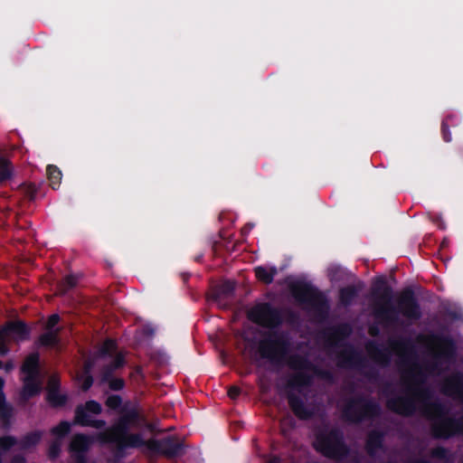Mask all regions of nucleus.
<instances>
[{
	"instance_id": "1",
	"label": "nucleus",
	"mask_w": 463,
	"mask_h": 463,
	"mask_svg": "<svg viewBox=\"0 0 463 463\" xmlns=\"http://www.w3.org/2000/svg\"><path fill=\"white\" fill-rule=\"evenodd\" d=\"M391 350L405 364L402 366V395L390 398L387 406L390 410L402 415H409L419 410L430 419H438L443 413V408L432 402L430 392L422 387L427 372L434 373L436 368H426L424 371L408 359L409 345L404 341H394L391 344Z\"/></svg>"
},
{
	"instance_id": "2",
	"label": "nucleus",
	"mask_w": 463,
	"mask_h": 463,
	"mask_svg": "<svg viewBox=\"0 0 463 463\" xmlns=\"http://www.w3.org/2000/svg\"><path fill=\"white\" fill-rule=\"evenodd\" d=\"M289 347L290 343L284 335H270L260 341L258 352L261 358L269 360L273 364H287L289 368L297 371L287 383L288 399L294 414L304 420L309 418L312 412L295 395V392H301L303 387L309 385L311 377L317 373V370L306 357L290 354Z\"/></svg>"
},
{
	"instance_id": "3",
	"label": "nucleus",
	"mask_w": 463,
	"mask_h": 463,
	"mask_svg": "<svg viewBox=\"0 0 463 463\" xmlns=\"http://www.w3.org/2000/svg\"><path fill=\"white\" fill-rule=\"evenodd\" d=\"M145 422V418L137 409L126 411L118 420L110 428L99 432L98 439L102 442L115 443L119 449L128 448H140L145 443L141 433H132L130 427H137L139 423Z\"/></svg>"
},
{
	"instance_id": "4",
	"label": "nucleus",
	"mask_w": 463,
	"mask_h": 463,
	"mask_svg": "<svg viewBox=\"0 0 463 463\" xmlns=\"http://www.w3.org/2000/svg\"><path fill=\"white\" fill-rule=\"evenodd\" d=\"M39 355L31 354L26 357L22 366L24 386L20 393L21 400L24 402L31 397L38 394L42 388L38 369Z\"/></svg>"
},
{
	"instance_id": "5",
	"label": "nucleus",
	"mask_w": 463,
	"mask_h": 463,
	"mask_svg": "<svg viewBox=\"0 0 463 463\" xmlns=\"http://www.w3.org/2000/svg\"><path fill=\"white\" fill-rule=\"evenodd\" d=\"M418 341L430 352L435 367L448 366L453 353V346L449 341L434 335H420Z\"/></svg>"
},
{
	"instance_id": "6",
	"label": "nucleus",
	"mask_w": 463,
	"mask_h": 463,
	"mask_svg": "<svg viewBox=\"0 0 463 463\" xmlns=\"http://www.w3.org/2000/svg\"><path fill=\"white\" fill-rule=\"evenodd\" d=\"M383 288H376L374 291L375 299L373 302V315L375 318L384 324L398 322V315L391 307V290L385 287L383 279L378 281Z\"/></svg>"
},
{
	"instance_id": "7",
	"label": "nucleus",
	"mask_w": 463,
	"mask_h": 463,
	"mask_svg": "<svg viewBox=\"0 0 463 463\" xmlns=\"http://www.w3.org/2000/svg\"><path fill=\"white\" fill-rule=\"evenodd\" d=\"M29 335L30 328L24 322L21 320L7 322L3 328H0V354L5 355L8 353V343L25 340Z\"/></svg>"
},
{
	"instance_id": "8",
	"label": "nucleus",
	"mask_w": 463,
	"mask_h": 463,
	"mask_svg": "<svg viewBox=\"0 0 463 463\" xmlns=\"http://www.w3.org/2000/svg\"><path fill=\"white\" fill-rule=\"evenodd\" d=\"M315 446L317 450L328 458H339L346 454L342 437L336 430L317 436Z\"/></svg>"
},
{
	"instance_id": "9",
	"label": "nucleus",
	"mask_w": 463,
	"mask_h": 463,
	"mask_svg": "<svg viewBox=\"0 0 463 463\" xmlns=\"http://www.w3.org/2000/svg\"><path fill=\"white\" fill-rule=\"evenodd\" d=\"M102 411L101 405L95 401H89L84 405L77 406L75 410L74 423L89 426L94 429H102L106 425L103 420H94L91 414L99 415Z\"/></svg>"
},
{
	"instance_id": "10",
	"label": "nucleus",
	"mask_w": 463,
	"mask_h": 463,
	"mask_svg": "<svg viewBox=\"0 0 463 463\" xmlns=\"http://www.w3.org/2000/svg\"><path fill=\"white\" fill-rule=\"evenodd\" d=\"M378 411L379 407L375 403L364 399L350 400L343 407L344 415L352 421L375 415Z\"/></svg>"
},
{
	"instance_id": "11",
	"label": "nucleus",
	"mask_w": 463,
	"mask_h": 463,
	"mask_svg": "<svg viewBox=\"0 0 463 463\" xmlns=\"http://www.w3.org/2000/svg\"><path fill=\"white\" fill-rule=\"evenodd\" d=\"M248 317L252 322L265 326L273 327L279 322V313L268 304H258L248 311Z\"/></svg>"
},
{
	"instance_id": "12",
	"label": "nucleus",
	"mask_w": 463,
	"mask_h": 463,
	"mask_svg": "<svg viewBox=\"0 0 463 463\" xmlns=\"http://www.w3.org/2000/svg\"><path fill=\"white\" fill-rule=\"evenodd\" d=\"M398 308L400 313L408 320H418L420 316V307L411 290L403 291L398 301Z\"/></svg>"
},
{
	"instance_id": "13",
	"label": "nucleus",
	"mask_w": 463,
	"mask_h": 463,
	"mask_svg": "<svg viewBox=\"0 0 463 463\" xmlns=\"http://www.w3.org/2000/svg\"><path fill=\"white\" fill-rule=\"evenodd\" d=\"M143 446L150 451L162 453L167 457H173L178 453L181 444L175 438L169 437L162 440L154 439H145Z\"/></svg>"
},
{
	"instance_id": "14",
	"label": "nucleus",
	"mask_w": 463,
	"mask_h": 463,
	"mask_svg": "<svg viewBox=\"0 0 463 463\" xmlns=\"http://www.w3.org/2000/svg\"><path fill=\"white\" fill-rule=\"evenodd\" d=\"M91 442L92 439L86 435L76 434L73 436L70 444V449L73 453L72 458L74 463H85L86 460L83 453L89 449Z\"/></svg>"
},
{
	"instance_id": "15",
	"label": "nucleus",
	"mask_w": 463,
	"mask_h": 463,
	"mask_svg": "<svg viewBox=\"0 0 463 463\" xmlns=\"http://www.w3.org/2000/svg\"><path fill=\"white\" fill-rule=\"evenodd\" d=\"M436 436L447 438L455 433L463 434V420L456 421L451 419L437 420L433 424Z\"/></svg>"
},
{
	"instance_id": "16",
	"label": "nucleus",
	"mask_w": 463,
	"mask_h": 463,
	"mask_svg": "<svg viewBox=\"0 0 463 463\" xmlns=\"http://www.w3.org/2000/svg\"><path fill=\"white\" fill-rule=\"evenodd\" d=\"M442 392L453 399L463 402V378L461 375H452L446 379Z\"/></svg>"
},
{
	"instance_id": "17",
	"label": "nucleus",
	"mask_w": 463,
	"mask_h": 463,
	"mask_svg": "<svg viewBox=\"0 0 463 463\" xmlns=\"http://www.w3.org/2000/svg\"><path fill=\"white\" fill-rule=\"evenodd\" d=\"M125 364L124 355L122 354H118L115 359L109 363L105 364L100 370V379L99 382L103 380H109V377H113V373L118 368L123 367Z\"/></svg>"
},
{
	"instance_id": "18",
	"label": "nucleus",
	"mask_w": 463,
	"mask_h": 463,
	"mask_svg": "<svg viewBox=\"0 0 463 463\" xmlns=\"http://www.w3.org/2000/svg\"><path fill=\"white\" fill-rule=\"evenodd\" d=\"M290 288L292 295L299 301H307L312 296L311 290L301 283H293Z\"/></svg>"
},
{
	"instance_id": "19",
	"label": "nucleus",
	"mask_w": 463,
	"mask_h": 463,
	"mask_svg": "<svg viewBox=\"0 0 463 463\" xmlns=\"http://www.w3.org/2000/svg\"><path fill=\"white\" fill-rule=\"evenodd\" d=\"M363 288V285L348 286L340 291V299L343 304H349L356 296L358 290Z\"/></svg>"
},
{
	"instance_id": "20",
	"label": "nucleus",
	"mask_w": 463,
	"mask_h": 463,
	"mask_svg": "<svg viewBox=\"0 0 463 463\" xmlns=\"http://www.w3.org/2000/svg\"><path fill=\"white\" fill-rule=\"evenodd\" d=\"M367 351L370 356L379 364H386L389 359V354L385 351L378 349L373 344L367 345Z\"/></svg>"
},
{
	"instance_id": "21",
	"label": "nucleus",
	"mask_w": 463,
	"mask_h": 463,
	"mask_svg": "<svg viewBox=\"0 0 463 463\" xmlns=\"http://www.w3.org/2000/svg\"><path fill=\"white\" fill-rule=\"evenodd\" d=\"M277 273L275 268L267 269L264 267H258L255 269L256 277L262 282L269 284L273 280L274 275Z\"/></svg>"
},
{
	"instance_id": "22",
	"label": "nucleus",
	"mask_w": 463,
	"mask_h": 463,
	"mask_svg": "<svg viewBox=\"0 0 463 463\" xmlns=\"http://www.w3.org/2000/svg\"><path fill=\"white\" fill-rule=\"evenodd\" d=\"M381 447V435L377 432H371L367 439L366 448L371 455L376 453Z\"/></svg>"
},
{
	"instance_id": "23",
	"label": "nucleus",
	"mask_w": 463,
	"mask_h": 463,
	"mask_svg": "<svg viewBox=\"0 0 463 463\" xmlns=\"http://www.w3.org/2000/svg\"><path fill=\"white\" fill-rule=\"evenodd\" d=\"M60 332V328L55 329L54 331H49L43 335H42L39 338V342L42 345L44 346H52L58 343V333Z\"/></svg>"
},
{
	"instance_id": "24",
	"label": "nucleus",
	"mask_w": 463,
	"mask_h": 463,
	"mask_svg": "<svg viewBox=\"0 0 463 463\" xmlns=\"http://www.w3.org/2000/svg\"><path fill=\"white\" fill-rule=\"evenodd\" d=\"M47 174L50 180L51 186L55 189L60 186L61 180V171L53 165H49L47 167Z\"/></svg>"
},
{
	"instance_id": "25",
	"label": "nucleus",
	"mask_w": 463,
	"mask_h": 463,
	"mask_svg": "<svg viewBox=\"0 0 463 463\" xmlns=\"http://www.w3.org/2000/svg\"><path fill=\"white\" fill-rule=\"evenodd\" d=\"M41 439V434L39 432L30 433L23 438L20 441V447L23 449H28L35 446Z\"/></svg>"
},
{
	"instance_id": "26",
	"label": "nucleus",
	"mask_w": 463,
	"mask_h": 463,
	"mask_svg": "<svg viewBox=\"0 0 463 463\" xmlns=\"http://www.w3.org/2000/svg\"><path fill=\"white\" fill-rule=\"evenodd\" d=\"M100 384L107 383L110 390L119 391L123 389L125 382L121 378L109 377V380H103L99 382Z\"/></svg>"
},
{
	"instance_id": "27",
	"label": "nucleus",
	"mask_w": 463,
	"mask_h": 463,
	"mask_svg": "<svg viewBox=\"0 0 463 463\" xmlns=\"http://www.w3.org/2000/svg\"><path fill=\"white\" fill-rule=\"evenodd\" d=\"M93 364H94V363L90 362V361H88L85 363L84 369H85V373L87 375H86V377L82 383V386H81L83 391L89 390V388L92 385L93 379H92V376L90 375V372Z\"/></svg>"
},
{
	"instance_id": "28",
	"label": "nucleus",
	"mask_w": 463,
	"mask_h": 463,
	"mask_svg": "<svg viewBox=\"0 0 463 463\" xmlns=\"http://www.w3.org/2000/svg\"><path fill=\"white\" fill-rule=\"evenodd\" d=\"M47 399L50 403L53 406H60L65 403L66 397L59 392V391H55L52 392H49L47 395Z\"/></svg>"
},
{
	"instance_id": "29",
	"label": "nucleus",
	"mask_w": 463,
	"mask_h": 463,
	"mask_svg": "<svg viewBox=\"0 0 463 463\" xmlns=\"http://www.w3.org/2000/svg\"><path fill=\"white\" fill-rule=\"evenodd\" d=\"M116 350V343L113 340H107L100 348L98 357H104L106 354H112Z\"/></svg>"
},
{
	"instance_id": "30",
	"label": "nucleus",
	"mask_w": 463,
	"mask_h": 463,
	"mask_svg": "<svg viewBox=\"0 0 463 463\" xmlns=\"http://www.w3.org/2000/svg\"><path fill=\"white\" fill-rule=\"evenodd\" d=\"M4 380L0 377V417L5 418L10 414V409L5 403L3 393Z\"/></svg>"
},
{
	"instance_id": "31",
	"label": "nucleus",
	"mask_w": 463,
	"mask_h": 463,
	"mask_svg": "<svg viewBox=\"0 0 463 463\" xmlns=\"http://www.w3.org/2000/svg\"><path fill=\"white\" fill-rule=\"evenodd\" d=\"M77 279L74 276L66 277L63 283L60 285V294H64L68 288L75 287Z\"/></svg>"
},
{
	"instance_id": "32",
	"label": "nucleus",
	"mask_w": 463,
	"mask_h": 463,
	"mask_svg": "<svg viewBox=\"0 0 463 463\" xmlns=\"http://www.w3.org/2000/svg\"><path fill=\"white\" fill-rule=\"evenodd\" d=\"M71 425L67 421L61 422L58 426L52 429V433L62 436L70 431Z\"/></svg>"
},
{
	"instance_id": "33",
	"label": "nucleus",
	"mask_w": 463,
	"mask_h": 463,
	"mask_svg": "<svg viewBox=\"0 0 463 463\" xmlns=\"http://www.w3.org/2000/svg\"><path fill=\"white\" fill-rule=\"evenodd\" d=\"M122 401L118 395H110L106 401V405L110 409H117L121 404Z\"/></svg>"
},
{
	"instance_id": "34",
	"label": "nucleus",
	"mask_w": 463,
	"mask_h": 463,
	"mask_svg": "<svg viewBox=\"0 0 463 463\" xmlns=\"http://www.w3.org/2000/svg\"><path fill=\"white\" fill-rule=\"evenodd\" d=\"M234 290V283L233 282H225L223 283L219 289V294L223 296L231 295Z\"/></svg>"
},
{
	"instance_id": "35",
	"label": "nucleus",
	"mask_w": 463,
	"mask_h": 463,
	"mask_svg": "<svg viewBox=\"0 0 463 463\" xmlns=\"http://www.w3.org/2000/svg\"><path fill=\"white\" fill-rule=\"evenodd\" d=\"M61 450V442L56 440L52 443L49 449V457L51 458H55L58 457Z\"/></svg>"
},
{
	"instance_id": "36",
	"label": "nucleus",
	"mask_w": 463,
	"mask_h": 463,
	"mask_svg": "<svg viewBox=\"0 0 463 463\" xmlns=\"http://www.w3.org/2000/svg\"><path fill=\"white\" fill-rule=\"evenodd\" d=\"M59 384H60L59 380L56 377H53V376L51 377L49 379L48 385H47L48 393L55 392V391H59Z\"/></svg>"
},
{
	"instance_id": "37",
	"label": "nucleus",
	"mask_w": 463,
	"mask_h": 463,
	"mask_svg": "<svg viewBox=\"0 0 463 463\" xmlns=\"http://www.w3.org/2000/svg\"><path fill=\"white\" fill-rule=\"evenodd\" d=\"M15 444V440L12 437H4L0 439V447L9 449Z\"/></svg>"
},
{
	"instance_id": "38",
	"label": "nucleus",
	"mask_w": 463,
	"mask_h": 463,
	"mask_svg": "<svg viewBox=\"0 0 463 463\" xmlns=\"http://www.w3.org/2000/svg\"><path fill=\"white\" fill-rule=\"evenodd\" d=\"M60 321V317L56 314L52 315L47 321L46 328L50 331H52V329L58 324Z\"/></svg>"
},
{
	"instance_id": "39",
	"label": "nucleus",
	"mask_w": 463,
	"mask_h": 463,
	"mask_svg": "<svg viewBox=\"0 0 463 463\" xmlns=\"http://www.w3.org/2000/svg\"><path fill=\"white\" fill-rule=\"evenodd\" d=\"M240 392H241V390L239 387L232 386V387H230V389L228 391V395L231 399L234 400L239 396Z\"/></svg>"
},
{
	"instance_id": "40",
	"label": "nucleus",
	"mask_w": 463,
	"mask_h": 463,
	"mask_svg": "<svg viewBox=\"0 0 463 463\" xmlns=\"http://www.w3.org/2000/svg\"><path fill=\"white\" fill-rule=\"evenodd\" d=\"M433 457L443 458L446 455V450L440 448L432 450Z\"/></svg>"
},
{
	"instance_id": "41",
	"label": "nucleus",
	"mask_w": 463,
	"mask_h": 463,
	"mask_svg": "<svg viewBox=\"0 0 463 463\" xmlns=\"http://www.w3.org/2000/svg\"><path fill=\"white\" fill-rule=\"evenodd\" d=\"M4 367L6 372H10L14 368V364L12 361H8L5 364H4Z\"/></svg>"
},
{
	"instance_id": "42",
	"label": "nucleus",
	"mask_w": 463,
	"mask_h": 463,
	"mask_svg": "<svg viewBox=\"0 0 463 463\" xmlns=\"http://www.w3.org/2000/svg\"><path fill=\"white\" fill-rule=\"evenodd\" d=\"M348 354H349V356H351V353L350 352H348ZM341 364H352L351 357H348L346 360L341 361Z\"/></svg>"
},
{
	"instance_id": "43",
	"label": "nucleus",
	"mask_w": 463,
	"mask_h": 463,
	"mask_svg": "<svg viewBox=\"0 0 463 463\" xmlns=\"http://www.w3.org/2000/svg\"><path fill=\"white\" fill-rule=\"evenodd\" d=\"M12 463H24V459L23 458H14Z\"/></svg>"
},
{
	"instance_id": "44",
	"label": "nucleus",
	"mask_w": 463,
	"mask_h": 463,
	"mask_svg": "<svg viewBox=\"0 0 463 463\" xmlns=\"http://www.w3.org/2000/svg\"><path fill=\"white\" fill-rule=\"evenodd\" d=\"M146 428L148 430H150L151 431H156V426L154 424H151V423L146 424Z\"/></svg>"
},
{
	"instance_id": "45",
	"label": "nucleus",
	"mask_w": 463,
	"mask_h": 463,
	"mask_svg": "<svg viewBox=\"0 0 463 463\" xmlns=\"http://www.w3.org/2000/svg\"><path fill=\"white\" fill-rule=\"evenodd\" d=\"M267 463H279V459L278 458H272Z\"/></svg>"
},
{
	"instance_id": "46",
	"label": "nucleus",
	"mask_w": 463,
	"mask_h": 463,
	"mask_svg": "<svg viewBox=\"0 0 463 463\" xmlns=\"http://www.w3.org/2000/svg\"><path fill=\"white\" fill-rule=\"evenodd\" d=\"M370 334L372 335H376V329L374 327H371L370 330H369Z\"/></svg>"
},
{
	"instance_id": "47",
	"label": "nucleus",
	"mask_w": 463,
	"mask_h": 463,
	"mask_svg": "<svg viewBox=\"0 0 463 463\" xmlns=\"http://www.w3.org/2000/svg\"><path fill=\"white\" fill-rule=\"evenodd\" d=\"M145 333L147 335H151L153 334V330L152 329H145L144 330Z\"/></svg>"
},
{
	"instance_id": "48",
	"label": "nucleus",
	"mask_w": 463,
	"mask_h": 463,
	"mask_svg": "<svg viewBox=\"0 0 463 463\" xmlns=\"http://www.w3.org/2000/svg\"><path fill=\"white\" fill-rule=\"evenodd\" d=\"M4 367V364L2 361H0V369Z\"/></svg>"
}]
</instances>
